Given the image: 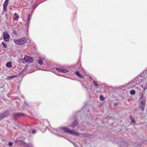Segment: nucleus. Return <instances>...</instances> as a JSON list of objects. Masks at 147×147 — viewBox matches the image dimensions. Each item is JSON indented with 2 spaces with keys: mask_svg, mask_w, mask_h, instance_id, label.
Masks as SVG:
<instances>
[{
  "mask_svg": "<svg viewBox=\"0 0 147 147\" xmlns=\"http://www.w3.org/2000/svg\"><path fill=\"white\" fill-rule=\"evenodd\" d=\"M56 131H57V134L60 136H61V135L63 134L64 131L74 135L78 136L79 135V133L76 132L74 131L71 130L66 127L59 129L56 130Z\"/></svg>",
  "mask_w": 147,
  "mask_h": 147,
  "instance_id": "f257e3e1",
  "label": "nucleus"
},
{
  "mask_svg": "<svg viewBox=\"0 0 147 147\" xmlns=\"http://www.w3.org/2000/svg\"><path fill=\"white\" fill-rule=\"evenodd\" d=\"M146 104V100L143 98H141L139 100V107L143 111L144 110Z\"/></svg>",
  "mask_w": 147,
  "mask_h": 147,
  "instance_id": "f03ea898",
  "label": "nucleus"
},
{
  "mask_svg": "<svg viewBox=\"0 0 147 147\" xmlns=\"http://www.w3.org/2000/svg\"><path fill=\"white\" fill-rule=\"evenodd\" d=\"M26 41L25 37H22L17 40H16L15 43L18 45H21L24 44Z\"/></svg>",
  "mask_w": 147,
  "mask_h": 147,
  "instance_id": "7ed1b4c3",
  "label": "nucleus"
},
{
  "mask_svg": "<svg viewBox=\"0 0 147 147\" xmlns=\"http://www.w3.org/2000/svg\"><path fill=\"white\" fill-rule=\"evenodd\" d=\"M24 59L25 61L26 62L31 63H32L33 61V59L32 58L27 55L25 56Z\"/></svg>",
  "mask_w": 147,
  "mask_h": 147,
  "instance_id": "20e7f679",
  "label": "nucleus"
},
{
  "mask_svg": "<svg viewBox=\"0 0 147 147\" xmlns=\"http://www.w3.org/2000/svg\"><path fill=\"white\" fill-rule=\"evenodd\" d=\"M9 114L8 111H6L4 112L0 116V121L7 116Z\"/></svg>",
  "mask_w": 147,
  "mask_h": 147,
  "instance_id": "39448f33",
  "label": "nucleus"
},
{
  "mask_svg": "<svg viewBox=\"0 0 147 147\" xmlns=\"http://www.w3.org/2000/svg\"><path fill=\"white\" fill-rule=\"evenodd\" d=\"M9 114L8 111H6L4 112L0 116V121L7 116Z\"/></svg>",
  "mask_w": 147,
  "mask_h": 147,
  "instance_id": "423d86ee",
  "label": "nucleus"
},
{
  "mask_svg": "<svg viewBox=\"0 0 147 147\" xmlns=\"http://www.w3.org/2000/svg\"><path fill=\"white\" fill-rule=\"evenodd\" d=\"M49 122L47 120H45L43 123V125L45 128H47V125H49Z\"/></svg>",
  "mask_w": 147,
  "mask_h": 147,
  "instance_id": "0eeeda50",
  "label": "nucleus"
},
{
  "mask_svg": "<svg viewBox=\"0 0 147 147\" xmlns=\"http://www.w3.org/2000/svg\"><path fill=\"white\" fill-rule=\"evenodd\" d=\"M23 115H24V114L21 113H14L13 114V117L15 118Z\"/></svg>",
  "mask_w": 147,
  "mask_h": 147,
  "instance_id": "6e6552de",
  "label": "nucleus"
},
{
  "mask_svg": "<svg viewBox=\"0 0 147 147\" xmlns=\"http://www.w3.org/2000/svg\"><path fill=\"white\" fill-rule=\"evenodd\" d=\"M78 123V122L77 121H75L73 123H72L71 127H72L73 128H74L75 126L77 125Z\"/></svg>",
  "mask_w": 147,
  "mask_h": 147,
  "instance_id": "1a4fd4ad",
  "label": "nucleus"
},
{
  "mask_svg": "<svg viewBox=\"0 0 147 147\" xmlns=\"http://www.w3.org/2000/svg\"><path fill=\"white\" fill-rule=\"evenodd\" d=\"M9 35L8 32L5 31L3 34V37H9Z\"/></svg>",
  "mask_w": 147,
  "mask_h": 147,
  "instance_id": "9d476101",
  "label": "nucleus"
},
{
  "mask_svg": "<svg viewBox=\"0 0 147 147\" xmlns=\"http://www.w3.org/2000/svg\"><path fill=\"white\" fill-rule=\"evenodd\" d=\"M20 142H22V143H24V146L25 147H29L30 146L28 144L24 143L22 141V140H20Z\"/></svg>",
  "mask_w": 147,
  "mask_h": 147,
  "instance_id": "9b49d317",
  "label": "nucleus"
},
{
  "mask_svg": "<svg viewBox=\"0 0 147 147\" xmlns=\"http://www.w3.org/2000/svg\"><path fill=\"white\" fill-rule=\"evenodd\" d=\"M6 66L8 68H10L11 67V62H9L7 63L6 64Z\"/></svg>",
  "mask_w": 147,
  "mask_h": 147,
  "instance_id": "f8f14e48",
  "label": "nucleus"
},
{
  "mask_svg": "<svg viewBox=\"0 0 147 147\" xmlns=\"http://www.w3.org/2000/svg\"><path fill=\"white\" fill-rule=\"evenodd\" d=\"M14 16H16V18H13V19L14 20H16L17 19L19 18V16L18 15H17V14L16 13H15L14 14Z\"/></svg>",
  "mask_w": 147,
  "mask_h": 147,
  "instance_id": "ddd939ff",
  "label": "nucleus"
},
{
  "mask_svg": "<svg viewBox=\"0 0 147 147\" xmlns=\"http://www.w3.org/2000/svg\"><path fill=\"white\" fill-rule=\"evenodd\" d=\"M61 71L64 73H65V72H68V71L66 69L62 68L61 70Z\"/></svg>",
  "mask_w": 147,
  "mask_h": 147,
  "instance_id": "4468645a",
  "label": "nucleus"
},
{
  "mask_svg": "<svg viewBox=\"0 0 147 147\" xmlns=\"http://www.w3.org/2000/svg\"><path fill=\"white\" fill-rule=\"evenodd\" d=\"M9 2V0H6L3 4V6H7Z\"/></svg>",
  "mask_w": 147,
  "mask_h": 147,
  "instance_id": "2eb2a0df",
  "label": "nucleus"
},
{
  "mask_svg": "<svg viewBox=\"0 0 147 147\" xmlns=\"http://www.w3.org/2000/svg\"><path fill=\"white\" fill-rule=\"evenodd\" d=\"M30 15H29V16L28 17V20H27V22L26 24V25H28L30 22Z\"/></svg>",
  "mask_w": 147,
  "mask_h": 147,
  "instance_id": "dca6fc26",
  "label": "nucleus"
},
{
  "mask_svg": "<svg viewBox=\"0 0 147 147\" xmlns=\"http://www.w3.org/2000/svg\"><path fill=\"white\" fill-rule=\"evenodd\" d=\"M76 74L78 76V77L80 78H82L83 76H82L80 75L78 71H77L76 72Z\"/></svg>",
  "mask_w": 147,
  "mask_h": 147,
  "instance_id": "f3484780",
  "label": "nucleus"
},
{
  "mask_svg": "<svg viewBox=\"0 0 147 147\" xmlns=\"http://www.w3.org/2000/svg\"><path fill=\"white\" fill-rule=\"evenodd\" d=\"M3 40H4L6 42L8 41L9 39H10V37H3Z\"/></svg>",
  "mask_w": 147,
  "mask_h": 147,
  "instance_id": "a211bd4d",
  "label": "nucleus"
},
{
  "mask_svg": "<svg viewBox=\"0 0 147 147\" xmlns=\"http://www.w3.org/2000/svg\"><path fill=\"white\" fill-rule=\"evenodd\" d=\"M38 63L39 64H40L41 65H42L44 63V62L42 61V60L41 59H40L38 60Z\"/></svg>",
  "mask_w": 147,
  "mask_h": 147,
  "instance_id": "6ab92c4d",
  "label": "nucleus"
},
{
  "mask_svg": "<svg viewBox=\"0 0 147 147\" xmlns=\"http://www.w3.org/2000/svg\"><path fill=\"white\" fill-rule=\"evenodd\" d=\"M93 84H94V86L95 87H97L98 86V84H97L96 82H95V81H94L93 82Z\"/></svg>",
  "mask_w": 147,
  "mask_h": 147,
  "instance_id": "aec40b11",
  "label": "nucleus"
},
{
  "mask_svg": "<svg viewBox=\"0 0 147 147\" xmlns=\"http://www.w3.org/2000/svg\"><path fill=\"white\" fill-rule=\"evenodd\" d=\"M130 93L131 94H135V91L134 90H131L130 91Z\"/></svg>",
  "mask_w": 147,
  "mask_h": 147,
  "instance_id": "412c9836",
  "label": "nucleus"
},
{
  "mask_svg": "<svg viewBox=\"0 0 147 147\" xmlns=\"http://www.w3.org/2000/svg\"><path fill=\"white\" fill-rule=\"evenodd\" d=\"M2 45L3 46V47L5 48H6L7 47V44H5V43L3 42H2Z\"/></svg>",
  "mask_w": 147,
  "mask_h": 147,
  "instance_id": "4be33fe9",
  "label": "nucleus"
},
{
  "mask_svg": "<svg viewBox=\"0 0 147 147\" xmlns=\"http://www.w3.org/2000/svg\"><path fill=\"white\" fill-rule=\"evenodd\" d=\"M100 99L102 100H103L105 99V98L104 97L101 95H100Z\"/></svg>",
  "mask_w": 147,
  "mask_h": 147,
  "instance_id": "5701e85b",
  "label": "nucleus"
},
{
  "mask_svg": "<svg viewBox=\"0 0 147 147\" xmlns=\"http://www.w3.org/2000/svg\"><path fill=\"white\" fill-rule=\"evenodd\" d=\"M144 90L147 89V82L146 83V84L144 86Z\"/></svg>",
  "mask_w": 147,
  "mask_h": 147,
  "instance_id": "b1692460",
  "label": "nucleus"
},
{
  "mask_svg": "<svg viewBox=\"0 0 147 147\" xmlns=\"http://www.w3.org/2000/svg\"><path fill=\"white\" fill-rule=\"evenodd\" d=\"M61 68H59L58 67L55 68V69L59 71H61Z\"/></svg>",
  "mask_w": 147,
  "mask_h": 147,
  "instance_id": "393cba45",
  "label": "nucleus"
},
{
  "mask_svg": "<svg viewBox=\"0 0 147 147\" xmlns=\"http://www.w3.org/2000/svg\"><path fill=\"white\" fill-rule=\"evenodd\" d=\"M8 145L9 146H11L13 145V143L11 142H9V143Z\"/></svg>",
  "mask_w": 147,
  "mask_h": 147,
  "instance_id": "a878e982",
  "label": "nucleus"
},
{
  "mask_svg": "<svg viewBox=\"0 0 147 147\" xmlns=\"http://www.w3.org/2000/svg\"><path fill=\"white\" fill-rule=\"evenodd\" d=\"M7 79H8L9 80L12 79V77L11 76H8L7 77Z\"/></svg>",
  "mask_w": 147,
  "mask_h": 147,
  "instance_id": "bb28decb",
  "label": "nucleus"
},
{
  "mask_svg": "<svg viewBox=\"0 0 147 147\" xmlns=\"http://www.w3.org/2000/svg\"><path fill=\"white\" fill-rule=\"evenodd\" d=\"M3 9L5 11H6L7 10V6H3Z\"/></svg>",
  "mask_w": 147,
  "mask_h": 147,
  "instance_id": "cd10ccee",
  "label": "nucleus"
},
{
  "mask_svg": "<svg viewBox=\"0 0 147 147\" xmlns=\"http://www.w3.org/2000/svg\"><path fill=\"white\" fill-rule=\"evenodd\" d=\"M36 132V130H33L32 131V133L33 134H34Z\"/></svg>",
  "mask_w": 147,
  "mask_h": 147,
  "instance_id": "c85d7f7f",
  "label": "nucleus"
},
{
  "mask_svg": "<svg viewBox=\"0 0 147 147\" xmlns=\"http://www.w3.org/2000/svg\"><path fill=\"white\" fill-rule=\"evenodd\" d=\"M73 144L75 146V147H77L76 145L74 143H73Z\"/></svg>",
  "mask_w": 147,
  "mask_h": 147,
  "instance_id": "c756f323",
  "label": "nucleus"
},
{
  "mask_svg": "<svg viewBox=\"0 0 147 147\" xmlns=\"http://www.w3.org/2000/svg\"><path fill=\"white\" fill-rule=\"evenodd\" d=\"M134 121H134V120H133V119H131V122H134Z\"/></svg>",
  "mask_w": 147,
  "mask_h": 147,
  "instance_id": "7c9ffc66",
  "label": "nucleus"
},
{
  "mask_svg": "<svg viewBox=\"0 0 147 147\" xmlns=\"http://www.w3.org/2000/svg\"><path fill=\"white\" fill-rule=\"evenodd\" d=\"M13 76H14V78L17 77V75H14Z\"/></svg>",
  "mask_w": 147,
  "mask_h": 147,
  "instance_id": "2f4dec72",
  "label": "nucleus"
},
{
  "mask_svg": "<svg viewBox=\"0 0 147 147\" xmlns=\"http://www.w3.org/2000/svg\"><path fill=\"white\" fill-rule=\"evenodd\" d=\"M11 77H12V79L14 78V76H11Z\"/></svg>",
  "mask_w": 147,
  "mask_h": 147,
  "instance_id": "473e14b6",
  "label": "nucleus"
},
{
  "mask_svg": "<svg viewBox=\"0 0 147 147\" xmlns=\"http://www.w3.org/2000/svg\"><path fill=\"white\" fill-rule=\"evenodd\" d=\"M122 143H123V144H125V143L124 142H122Z\"/></svg>",
  "mask_w": 147,
  "mask_h": 147,
  "instance_id": "72a5a7b5",
  "label": "nucleus"
},
{
  "mask_svg": "<svg viewBox=\"0 0 147 147\" xmlns=\"http://www.w3.org/2000/svg\"><path fill=\"white\" fill-rule=\"evenodd\" d=\"M117 104L116 103H115V105H116Z\"/></svg>",
  "mask_w": 147,
  "mask_h": 147,
  "instance_id": "f704fd0d",
  "label": "nucleus"
},
{
  "mask_svg": "<svg viewBox=\"0 0 147 147\" xmlns=\"http://www.w3.org/2000/svg\"><path fill=\"white\" fill-rule=\"evenodd\" d=\"M89 78H90L91 80H92V79H91V77H89Z\"/></svg>",
  "mask_w": 147,
  "mask_h": 147,
  "instance_id": "c9c22d12",
  "label": "nucleus"
},
{
  "mask_svg": "<svg viewBox=\"0 0 147 147\" xmlns=\"http://www.w3.org/2000/svg\"><path fill=\"white\" fill-rule=\"evenodd\" d=\"M30 146H31V145H31V144H30Z\"/></svg>",
  "mask_w": 147,
  "mask_h": 147,
  "instance_id": "e433bc0d",
  "label": "nucleus"
}]
</instances>
